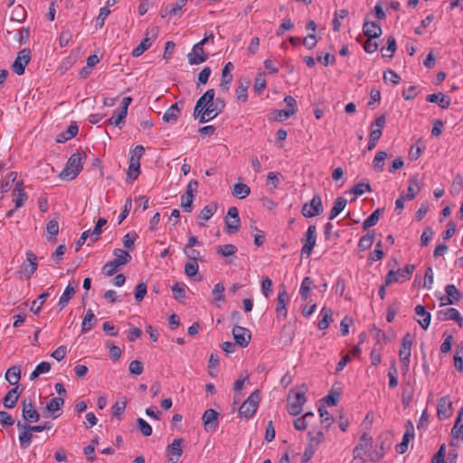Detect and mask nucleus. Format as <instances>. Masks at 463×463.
Returning <instances> with one entry per match:
<instances>
[{
    "instance_id": "1",
    "label": "nucleus",
    "mask_w": 463,
    "mask_h": 463,
    "mask_svg": "<svg viewBox=\"0 0 463 463\" xmlns=\"http://www.w3.org/2000/svg\"><path fill=\"white\" fill-rule=\"evenodd\" d=\"M214 96L215 90L209 89L196 101L193 116L194 118H198L201 124L206 123L219 115L218 110H215Z\"/></svg>"
},
{
    "instance_id": "2",
    "label": "nucleus",
    "mask_w": 463,
    "mask_h": 463,
    "mask_svg": "<svg viewBox=\"0 0 463 463\" xmlns=\"http://www.w3.org/2000/svg\"><path fill=\"white\" fill-rule=\"evenodd\" d=\"M87 156L85 153L76 152L72 154L63 170L60 173L59 176L63 180L75 179L83 168L84 161Z\"/></svg>"
},
{
    "instance_id": "3",
    "label": "nucleus",
    "mask_w": 463,
    "mask_h": 463,
    "mask_svg": "<svg viewBox=\"0 0 463 463\" xmlns=\"http://www.w3.org/2000/svg\"><path fill=\"white\" fill-rule=\"evenodd\" d=\"M260 392H253L248 399L241 405L239 409V414L249 420L254 416L260 402Z\"/></svg>"
},
{
    "instance_id": "4",
    "label": "nucleus",
    "mask_w": 463,
    "mask_h": 463,
    "mask_svg": "<svg viewBox=\"0 0 463 463\" xmlns=\"http://www.w3.org/2000/svg\"><path fill=\"white\" fill-rule=\"evenodd\" d=\"M37 267V256L31 250L26 251V260L21 264L18 271L20 278L29 279Z\"/></svg>"
},
{
    "instance_id": "5",
    "label": "nucleus",
    "mask_w": 463,
    "mask_h": 463,
    "mask_svg": "<svg viewBox=\"0 0 463 463\" xmlns=\"http://www.w3.org/2000/svg\"><path fill=\"white\" fill-rule=\"evenodd\" d=\"M301 242L303 243L302 249H301V255L306 256V258H308L312 251L314 247L317 243V227L316 225H309L306 233L304 234V237L301 239Z\"/></svg>"
},
{
    "instance_id": "6",
    "label": "nucleus",
    "mask_w": 463,
    "mask_h": 463,
    "mask_svg": "<svg viewBox=\"0 0 463 463\" xmlns=\"http://www.w3.org/2000/svg\"><path fill=\"white\" fill-rule=\"evenodd\" d=\"M157 36V29L155 27L147 28L146 32V37L141 43L133 49L131 54L133 57H139L146 50H148Z\"/></svg>"
},
{
    "instance_id": "7",
    "label": "nucleus",
    "mask_w": 463,
    "mask_h": 463,
    "mask_svg": "<svg viewBox=\"0 0 463 463\" xmlns=\"http://www.w3.org/2000/svg\"><path fill=\"white\" fill-rule=\"evenodd\" d=\"M323 212L322 199L319 194H315L309 203L302 206L301 213L305 217L312 218Z\"/></svg>"
},
{
    "instance_id": "8",
    "label": "nucleus",
    "mask_w": 463,
    "mask_h": 463,
    "mask_svg": "<svg viewBox=\"0 0 463 463\" xmlns=\"http://www.w3.org/2000/svg\"><path fill=\"white\" fill-rule=\"evenodd\" d=\"M31 50L24 48L18 52L17 57L12 64V70L17 75H23L24 73L25 67L31 61Z\"/></svg>"
},
{
    "instance_id": "9",
    "label": "nucleus",
    "mask_w": 463,
    "mask_h": 463,
    "mask_svg": "<svg viewBox=\"0 0 463 463\" xmlns=\"http://www.w3.org/2000/svg\"><path fill=\"white\" fill-rule=\"evenodd\" d=\"M184 439H175L172 443L167 445L165 452L167 458V463H178L183 454L182 445Z\"/></svg>"
},
{
    "instance_id": "10",
    "label": "nucleus",
    "mask_w": 463,
    "mask_h": 463,
    "mask_svg": "<svg viewBox=\"0 0 463 463\" xmlns=\"http://www.w3.org/2000/svg\"><path fill=\"white\" fill-rule=\"evenodd\" d=\"M226 232L229 234L237 232L241 228L239 211L235 206L230 207L225 217Z\"/></svg>"
},
{
    "instance_id": "11",
    "label": "nucleus",
    "mask_w": 463,
    "mask_h": 463,
    "mask_svg": "<svg viewBox=\"0 0 463 463\" xmlns=\"http://www.w3.org/2000/svg\"><path fill=\"white\" fill-rule=\"evenodd\" d=\"M289 301V297L285 287H282L279 290L277 306H276V316L278 319H286L288 316L287 305Z\"/></svg>"
},
{
    "instance_id": "12",
    "label": "nucleus",
    "mask_w": 463,
    "mask_h": 463,
    "mask_svg": "<svg viewBox=\"0 0 463 463\" xmlns=\"http://www.w3.org/2000/svg\"><path fill=\"white\" fill-rule=\"evenodd\" d=\"M235 344L240 345L241 347H246L250 339L251 333L250 331L243 326L234 325L232 330Z\"/></svg>"
},
{
    "instance_id": "13",
    "label": "nucleus",
    "mask_w": 463,
    "mask_h": 463,
    "mask_svg": "<svg viewBox=\"0 0 463 463\" xmlns=\"http://www.w3.org/2000/svg\"><path fill=\"white\" fill-rule=\"evenodd\" d=\"M22 416L26 422H37L40 420V413L36 411L32 400L24 399L22 402Z\"/></svg>"
},
{
    "instance_id": "14",
    "label": "nucleus",
    "mask_w": 463,
    "mask_h": 463,
    "mask_svg": "<svg viewBox=\"0 0 463 463\" xmlns=\"http://www.w3.org/2000/svg\"><path fill=\"white\" fill-rule=\"evenodd\" d=\"M16 426L19 430V442L22 449H27L30 447L33 441V432L29 428H32L28 423H22L20 420L17 421Z\"/></svg>"
},
{
    "instance_id": "15",
    "label": "nucleus",
    "mask_w": 463,
    "mask_h": 463,
    "mask_svg": "<svg viewBox=\"0 0 463 463\" xmlns=\"http://www.w3.org/2000/svg\"><path fill=\"white\" fill-rule=\"evenodd\" d=\"M437 317L440 321L453 320L459 327L463 326V317L458 309L454 307H447L437 313Z\"/></svg>"
},
{
    "instance_id": "16",
    "label": "nucleus",
    "mask_w": 463,
    "mask_h": 463,
    "mask_svg": "<svg viewBox=\"0 0 463 463\" xmlns=\"http://www.w3.org/2000/svg\"><path fill=\"white\" fill-rule=\"evenodd\" d=\"M28 199V194L24 190V181L19 180L15 183L14 188L12 193V201L14 203L15 209H19Z\"/></svg>"
},
{
    "instance_id": "17",
    "label": "nucleus",
    "mask_w": 463,
    "mask_h": 463,
    "mask_svg": "<svg viewBox=\"0 0 463 463\" xmlns=\"http://www.w3.org/2000/svg\"><path fill=\"white\" fill-rule=\"evenodd\" d=\"M411 345H412V336L410 334H406L402 341V346L399 351V356L401 359V362L405 365L408 366L410 364L411 359Z\"/></svg>"
},
{
    "instance_id": "18",
    "label": "nucleus",
    "mask_w": 463,
    "mask_h": 463,
    "mask_svg": "<svg viewBox=\"0 0 463 463\" xmlns=\"http://www.w3.org/2000/svg\"><path fill=\"white\" fill-rule=\"evenodd\" d=\"M183 106H184L183 101H178V102H175V104H172L166 109V111L164 113L163 118H162L163 121L169 123V124L176 123L181 115Z\"/></svg>"
},
{
    "instance_id": "19",
    "label": "nucleus",
    "mask_w": 463,
    "mask_h": 463,
    "mask_svg": "<svg viewBox=\"0 0 463 463\" xmlns=\"http://www.w3.org/2000/svg\"><path fill=\"white\" fill-rule=\"evenodd\" d=\"M414 438V428L411 421L407 422L406 431L403 434L402 440L397 444L395 450L399 454H403L408 450L409 442Z\"/></svg>"
},
{
    "instance_id": "20",
    "label": "nucleus",
    "mask_w": 463,
    "mask_h": 463,
    "mask_svg": "<svg viewBox=\"0 0 463 463\" xmlns=\"http://www.w3.org/2000/svg\"><path fill=\"white\" fill-rule=\"evenodd\" d=\"M437 414L439 420H445L452 414V402L448 396L441 397L437 406Z\"/></svg>"
},
{
    "instance_id": "21",
    "label": "nucleus",
    "mask_w": 463,
    "mask_h": 463,
    "mask_svg": "<svg viewBox=\"0 0 463 463\" xmlns=\"http://www.w3.org/2000/svg\"><path fill=\"white\" fill-rule=\"evenodd\" d=\"M307 399L305 396V392H297L295 394V399L293 402H288V411L290 415L297 416L301 413L303 405L305 404Z\"/></svg>"
},
{
    "instance_id": "22",
    "label": "nucleus",
    "mask_w": 463,
    "mask_h": 463,
    "mask_svg": "<svg viewBox=\"0 0 463 463\" xmlns=\"http://www.w3.org/2000/svg\"><path fill=\"white\" fill-rule=\"evenodd\" d=\"M386 123L384 115L377 117L374 121L371 124L370 139L378 141L383 135V128Z\"/></svg>"
},
{
    "instance_id": "23",
    "label": "nucleus",
    "mask_w": 463,
    "mask_h": 463,
    "mask_svg": "<svg viewBox=\"0 0 463 463\" xmlns=\"http://www.w3.org/2000/svg\"><path fill=\"white\" fill-rule=\"evenodd\" d=\"M415 319L423 329H427L430 326L431 315L421 305L415 307Z\"/></svg>"
},
{
    "instance_id": "24",
    "label": "nucleus",
    "mask_w": 463,
    "mask_h": 463,
    "mask_svg": "<svg viewBox=\"0 0 463 463\" xmlns=\"http://www.w3.org/2000/svg\"><path fill=\"white\" fill-rule=\"evenodd\" d=\"M234 68L233 64L229 61L227 62L222 71V80L220 83V88L222 91H228L230 89V85L232 81V75L231 74V71Z\"/></svg>"
},
{
    "instance_id": "25",
    "label": "nucleus",
    "mask_w": 463,
    "mask_h": 463,
    "mask_svg": "<svg viewBox=\"0 0 463 463\" xmlns=\"http://www.w3.org/2000/svg\"><path fill=\"white\" fill-rule=\"evenodd\" d=\"M206 430H215L218 422V413L213 409H208L202 417Z\"/></svg>"
},
{
    "instance_id": "26",
    "label": "nucleus",
    "mask_w": 463,
    "mask_h": 463,
    "mask_svg": "<svg viewBox=\"0 0 463 463\" xmlns=\"http://www.w3.org/2000/svg\"><path fill=\"white\" fill-rule=\"evenodd\" d=\"M187 58L191 65H198L204 62L208 59V53L204 52L203 48L196 50L194 44L193 46L192 52L188 53Z\"/></svg>"
},
{
    "instance_id": "27",
    "label": "nucleus",
    "mask_w": 463,
    "mask_h": 463,
    "mask_svg": "<svg viewBox=\"0 0 463 463\" xmlns=\"http://www.w3.org/2000/svg\"><path fill=\"white\" fill-rule=\"evenodd\" d=\"M64 404L63 397L52 398L46 405L47 411L52 415L53 419L58 418L61 414V406Z\"/></svg>"
},
{
    "instance_id": "28",
    "label": "nucleus",
    "mask_w": 463,
    "mask_h": 463,
    "mask_svg": "<svg viewBox=\"0 0 463 463\" xmlns=\"http://www.w3.org/2000/svg\"><path fill=\"white\" fill-rule=\"evenodd\" d=\"M79 131V127L76 122H71L66 130L61 132L56 138L58 143L66 142L71 138H73Z\"/></svg>"
},
{
    "instance_id": "29",
    "label": "nucleus",
    "mask_w": 463,
    "mask_h": 463,
    "mask_svg": "<svg viewBox=\"0 0 463 463\" xmlns=\"http://www.w3.org/2000/svg\"><path fill=\"white\" fill-rule=\"evenodd\" d=\"M363 32L368 38H378L383 31L377 23L365 22L363 25Z\"/></svg>"
},
{
    "instance_id": "30",
    "label": "nucleus",
    "mask_w": 463,
    "mask_h": 463,
    "mask_svg": "<svg viewBox=\"0 0 463 463\" xmlns=\"http://www.w3.org/2000/svg\"><path fill=\"white\" fill-rule=\"evenodd\" d=\"M319 317H321L317 323V327L320 330L326 329L332 322L333 311L331 308L324 307L320 310Z\"/></svg>"
},
{
    "instance_id": "31",
    "label": "nucleus",
    "mask_w": 463,
    "mask_h": 463,
    "mask_svg": "<svg viewBox=\"0 0 463 463\" xmlns=\"http://www.w3.org/2000/svg\"><path fill=\"white\" fill-rule=\"evenodd\" d=\"M96 323L97 318L95 314L91 309H88L81 323V334H86L90 331L96 326Z\"/></svg>"
},
{
    "instance_id": "32",
    "label": "nucleus",
    "mask_w": 463,
    "mask_h": 463,
    "mask_svg": "<svg viewBox=\"0 0 463 463\" xmlns=\"http://www.w3.org/2000/svg\"><path fill=\"white\" fill-rule=\"evenodd\" d=\"M20 393L18 392V386L12 388L4 397L3 404L6 409L15 407L19 399Z\"/></svg>"
},
{
    "instance_id": "33",
    "label": "nucleus",
    "mask_w": 463,
    "mask_h": 463,
    "mask_svg": "<svg viewBox=\"0 0 463 463\" xmlns=\"http://www.w3.org/2000/svg\"><path fill=\"white\" fill-rule=\"evenodd\" d=\"M75 292H76L75 287L71 286V284H69L65 288V289H64L63 293L61 294V296L59 299V302L57 304L59 310H62L68 305L70 300L75 295Z\"/></svg>"
},
{
    "instance_id": "34",
    "label": "nucleus",
    "mask_w": 463,
    "mask_h": 463,
    "mask_svg": "<svg viewBox=\"0 0 463 463\" xmlns=\"http://www.w3.org/2000/svg\"><path fill=\"white\" fill-rule=\"evenodd\" d=\"M454 439H463V408L458 411L454 426L451 430Z\"/></svg>"
},
{
    "instance_id": "35",
    "label": "nucleus",
    "mask_w": 463,
    "mask_h": 463,
    "mask_svg": "<svg viewBox=\"0 0 463 463\" xmlns=\"http://www.w3.org/2000/svg\"><path fill=\"white\" fill-rule=\"evenodd\" d=\"M199 266L196 261H189L184 265V273L187 277L194 279L195 281H201L203 276L199 274Z\"/></svg>"
},
{
    "instance_id": "36",
    "label": "nucleus",
    "mask_w": 463,
    "mask_h": 463,
    "mask_svg": "<svg viewBox=\"0 0 463 463\" xmlns=\"http://www.w3.org/2000/svg\"><path fill=\"white\" fill-rule=\"evenodd\" d=\"M432 282H433V272H432V269L430 267H429L426 269L423 280L420 278L419 279L418 276H416L413 284L415 287H423L425 288H430Z\"/></svg>"
},
{
    "instance_id": "37",
    "label": "nucleus",
    "mask_w": 463,
    "mask_h": 463,
    "mask_svg": "<svg viewBox=\"0 0 463 463\" xmlns=\"http://www.w3.org/2000/svg\"><path fill=\"white\" fill-rule=\"evenodd\" d=\"M347 204V200L343 197L339 196L336 198V200L334 203V205L329 213V220H334L338 214H340L344 209L345 208Z\"/></svg>"
},
{
    "instance_id": "38",
    "label": "nucleus",
    "mask_w": 463,
    "mask_h": 463,
    "mask_svg": "<svg viewBox=\"0 0 463 463\" xmlns=\"http://www.w3.org/2000/svg\"><path fill=\"white\" fill-rule=\"evenodd\" d=\"M128 112L126 110L120 109L119 108L115 111V113L110 117L107 121L106 125H110L114 127H118L121 123H124V120L127 117Z\"/></svg>"
},
{
    "instance_id": "39",
    "label": "nucleus",
    "mask_w": 463,
    "mask_h": 463,
    "mask_svg": "<svg viewBox=\"0 0 463 463\" xmlns=\"http://www.w3.org/2000/svg\"><path fill=\"white\" fill-rule=\"evenodd\" d=\"M21 378V370L17 366H12L5 373V379L11 385H16Z\"/></svg>"
},
{
    "instance_id": "40",
    "label": "nucleus",
    "mask_w": 463,
    "mask_h": 463,
    "mask_svg": "<svg viewBox=\"0 0 463 463\" xmlns=\"http://www.w3.org/2000/svg\"><path fill=\"white\" fill-rule=\"evenodd\" d=\"M315 417L313 412H307L302 417L294 420V427L298 430H305L310 423V420Z\"/></svg>"
},
{
    "instance_id": "41",
    "label": "nucleus",
    "mask_w": 463,
    "mask_h": 463,
    "mask_svg": "<svg viewBox=\"0 0 463 463\" xmlns=\"http://www.w3.org/2000/svg\"><path fill=\"white\" fill-rule=\"evenodd\" d=\"M216 211H217V204L214 203H211L205 205L202 209V211L198 214L197 218L199 220H203V221L206 222L213 217V215L216 213Z\"/></svg>"
},
{
    "instance_id": "42",
    "label": "nucleus",
    "mask_w": 463,
    "mask_h": 463,
    "mask_svg": "<svg viewBox=\"0 0 463 463\" xmlns=\"http://www.w3.org/2000/svg\"><path fill=\"white\" fill-rule=\"evenodd\" d=\"M250 193V187L242 183H238L233 185L232 195L239 198L243 199L246 198Z\"/></svg>"
},
{
    "instance_id": "43",
    "label": "nucleus",
    "mask_w": 463,
    "mask_h": 463,
    "mask_svg": "<svg viewBox=\"0 0 463 463\" xmlns=\"http://www.w3.org/2000/svg\"><path fill=\"white\" fill-rule=\"evenodd\" d=\"M17 173L10 172L1 181L0 184V193L2 194L7 193L11 188V183H16Z\"/></svg>"
},
{
    "instance_id": "44",
    "label": "nucleus",
    "mask_w": 463,
    "mask_h": 463,
    "mask_svg": "<svg viewBox=\"0 0 463 463\" xmlns=\"http://www.w3.org/2000/svg\"><path fill=\"white\" fill-rule=\"evenodd\" d=\"M374 232H368L365 235L362 236L358 241V248L361 251H364L371 248L373 243Z\"/></svg>"
},
{
    "instance_id": "45",
    "label": "nucleus",
    "mask_w": 463,
    "mask_h": 463,
    "mask_svg": "<svg viewBox=\"0 0 463 463\" xmlns=\"http://www.w3.org/2000/svg\"><path fill=\"white\" fill-rule=\"evenodd\" d=\"M238 248L233 244H223L216 247V252L223 258L233 256Z\"/></svg>"
},
{
    "instance_id": "46",
    "label": "nucleus",
    "mask_w": 463,
    "mask_h": 463,
    "mask_svg": "<svg viewBox=\"0 0 463 463\" xmlns=\"http://www.w3.org/2000/svg\"><path fill=\"white\" fill-rule=\"evenodd\" d=\"M415 269V266L412 264L406 265L403 269H399L395 272H397V276L400 279L399 283H402L406 280H409Z\"/></svg>"
},
{
    "instance_id": "47",
    "label": "nucleus",
    "mask_w": 463,
    "mask_h": 463,
    "mask_svg": "<svg viewBox=\"0 0 463 463\" xmlns=\"http://www.w3.org/2000/svg\"><path fill=\"white\" fill-rule=\"evenodd\" d=\"M313 287V280L309 277L304 278V279L301 282L300 288H299V294L303 300H307L309 297L310 290Z\"/></svg>"
},
{
    "instance_id": "48",
    "label": "nucleus",
    "mask_w": 463,
    "mask_h": 463,
    "mask_svg": "<svg viewBox=\"0 0 463 463\" xmlns=\"http://www.w3.org/2000/svg\"><path fill=\"white\" fill-rule=\"evenodd\" d=\"M383 213V210L382 209H376L374 212H373L363 222V229L364 230H367L369 229L370 227L375 225L379 219H380V216Z\"/></svg>"
},
{
    "instance_id": "49",
    "label": "nucleus",
    "mask_w": 463,
    "mask_h": 463,
    "mask_svg": "<svg viewBox=\"0 0 463 463\" xmlns=\"http://www.w3.org/2000/svg\"><path fill=\"white\" fill-rule=\"evenodd\" d=\"M140 174V162L137 159L129 158V165L128 170V177L130 180H136Z\"/></svg>"
},
{
    "instance_id": "50",
    "label": "nucleus",
    "mask_w": 463,
    "mask_h": 463,
    "mask_svg": "<svg viewBox=\"0 0 463 463\" xmlns=\"http://www.w3.org/2000/svg\"><path fill=\"white\" fill-rule=\"evenodd\" d=\"M396 51V40L393 36H389L386 46L382 49L383 57L392 58Z\"/></svg>"
},
{
    "instance_id": "51",
    "label": "nucleus",
    "mask_w": 463,
    "mask_h": 463,
    "mask_svg": "<svg viewBox=\"0 0 463 463\" xmlns=\"http://www.w3.org/2000/svg\"><path fill=\"white\" fill-rule=\"evenodd\" d=\"M113 254L116 257L114 260L118 263L119 266L127 264L131 260L130 254L122 249H115Z\"/></svg>"
},
{
    "instance_id": "52",
    "label": "nucleus",
    "mask_w": 463,
    "mask_h": 463,
    "mask_svg": "<svg viewBox=\"0 0 463 463\" xmlns=\"http://www.w3.org/2000/svg\"><path fill=\"white\" fill-rule=\"evenodd\" d=\"M453 360L456 370L458 372H463V345H457Z\"/></svg>"
},
{
    "instance_id": "53",
    "label": "nucleus",
    "mask_w": 463,
    "mask_h": 463,
    "mask_svg": "<svg viewBox=\"0 0 463 463\" xmlns=\"http://www.w3.org/2000/svg\"><path fill=\"white\" fill-rule=\"evenodd\" d=\"M386 157L387 153L384 151H379L376 153L373 161V166L375 171L382 172L383 170L384 160L386 159Z\"/></svg>"
},
{
    "instance_id": "54",
    "label": "nucleus",
    "mask_w": 463,
    "mask_h": 463,
    "mask_svg": "<svg viewBox=\"0 0 463 463\" xmlns=\"http://www.w3.org/2000/svg\"><path fill=\"white\" fill-rule=\"evenodd\" d=\"M107 223V220L104 218H99L93 229V231H90V238L92 242L97 241L99 239V236L102 232L101 228Z\"/></svg>"
},
{
    "instance_id": "55",
    "label": "nucleus",
    "mask_w": 463,
    "mask_h": 463,
    "mask_svg": "<svg viewBox=\"0 0 463 463\" xmlns=\"http://www.w3.org/2000/svg\"><path fill=\"white\" fill-rule=\"evenodd\" d=\"M370 192H372V187L369 182H360L351 189V193L354 194L356 196H361L364 193Z\"/></svg>"
},
{
    "instance_id": "56",
    "label": "nucleus",
    "mask_w": 463,
    "mask_h": 463,
    "mask_svg": "<svg viewBox=\"0 0 463 463\" xmlns=\"http://www.w3.org/2000/svg\"><path fill=\"white\" fill-rule=\"evenodd\" d=\"M50 296L49 292L42 293L37 299L33 300L31 306V311L34 314H38L42 309V307L47 298Z\"/></svg>"
},
{
    "instance_id": "57",
    "label": "nucleus",
    "mask_w": 463,
    "mask_h": 463,
    "mask_svg": "<svg viewBox=\"0 0 463 463\" xmlns=\"http://www.w3.org/2000/svg\"><path fill=\"white\" fill-rule=\"evenodd\" d=\"M185 285L184 283H179V282H176L175 283L172 287H171V289H172V292H173V295H174V298L176 299V300H182V299H184L185 298Z\"/></svg>"
},
{
    "instance_id": "58",
    "label": "nucleus",
    "mask_w": 463,
    "mask_h": 463,
    "mask_svg": "<svg viewBox=\"0 0 463 463\" xmlns=\"http://www.w3.org/2000/svg\"><path fill=\"white\" fill-rule=\"evenodd\" d=\"M187 0H177L175 4H172L168 8L167 14L169 15H180L183 8L186 5Z\"/></svg>"
},
{
    "instance_id": "59",
    "label": "nucleus",
    "mask_w": 463,
    "mask_h": 463,
    "mask_svg": "<svg viewBox=\"0 0 463 463\" xmlns=\"http://www.w3.org/2000/svg\"><path fill=\"white\" fill-rule=\"evenodd\" d=\"M253 89L259 94L266 89V79L264 73H258L256 75Z\"/></svg>"
},
{
    "instance_id": "60",
    "label": "nucleus",
    "mask_w": 463,
    "mask_h": 463,
    "mask_svg": "<svg viewBox=\"0 0 463 463\" xmlns=\"http://www.w3.org/2000/svg\"><path fill=\"white\" fill-rule=\"evenodd\" d=\"M446 294L449 295L451 300H454V303L459 301L462 298V294L459 290L452 284L447 285L445 288Z\"/></svg>"
},
{
    "instance_id": "61",
    "label": "nucleus",
    "mask_w": 463,
    "mask_h": 463,
    "mask_svg": "<svg viewBox=\"0 0 463 463\" xmlns=\"http://www.w3.org/2000/svg\"><path fill=\"white\" fill-rule=\"evenodd\" d=\"M194 197V194H183L181 196V206L184 212L191 213L193 211Z\"/></svg>"
},
{
    "instance_id": "62",
    "label": "nucleus",
    "mask_w": 463,
    "mask_h": 463,
    "mask_svg": "<svg viewBox=\"0 0 463 463\" xmlns=\"http://www.w3.org/2000/svg\"><path fill=\"white\" fill-rule=\"evenodd\" d=\"M224 286L222 283L219 282L214 285L213 289V296L214 301H224L225 296H224Z\"/></svg>"
},
{
    "instance_id": "63",
    "label": "nucleus",
    "mask_w": 463,
    "mask_h": 463,
    "mask_svg": "<svg viewBox=\"0 0 463 463\" xmlns=\"http://www.w3.org/2000/svg\"><path fill=\"white\" fill-rule=\"evenodd\" d=\"M26 17L25 11L22 5H17L14 8L11 14L12 21L24 22Z\"/></svg>"
},
{
    "instance_id": "64",
    "label": "nucleus",
    "mask_w": 463,
    "mask_h": 463,
    "mask_svg": "<svg viewBox=\"0 0 463 463\" xmlns=\"http://www.w3.org/2000/svg\"><path fill=\"white\" fill-rule=\"evenodd\" d=\"M118 267H120L118 265V263H117L114 260H110V261H108L102 268V271L103 273L108 276V277H110L112 275H114L117 271H118Z\"/></svg>"
}]
</instances>
